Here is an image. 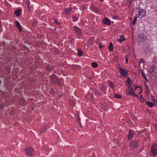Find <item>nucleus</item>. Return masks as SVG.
<instances>
[{"mask_svg":"<svg viewBox=\"0 0 157 157\" xmlns=\"http://www.w3.org/2000/svg\"><path fill=\"white\" fill-rule=\"evenodd\" d=\"M51 78L52 81L54 83H56L59 86L62 85L63 80L62 78H58L55 75H51Z\"/></svg>","mask_w":157,"mask_h":157,"instance_id":"nucleus-1","label":"nucleus"},{"mask_svg":"<svg viewBox=\"0 0 157 157\" xmlns=\"http://www.w3.org/2000/svg\"><path fill=\"white\" fill-rule=\"evenodd\" d=\"M137 12L138 13L136 16H138V17L140 18H141L145 16L146 11L145 9H141L140 8H137L136 10Z\"/></svg>","mask_w":157,"mask_h":157,"instance_id":"nucleus-2","label":"nucleus"},{"mask_svg":"<svg viewBox=\"0 0 157 157\" xmlns=\"http://www.w3.org/2000/svg\"><path fill=\"white\" fill-rule=\"evenodd\" d=\"M129 144L133 150H135L138 146V142L136 140H132L129 143Z\"/></svg>","mask_w":157,"mask_h":157,"instance_id":"nucleus-3","label":"nucleus"},{"mask_svg":"<svg viewBox=\"0 0 157 157\" xmlns=\"http://www.w3.org/2000/svg\"><path fill=\"white\" fill-rule=\"evenodd\" d=\"M26 154L29 156H32L33 155V149L30 147H27L25 148V149Z\"/></svg>","mask_w":157,"mask_h":157,"instance_id":"nucleus-4","label":"nucleus"},{"mask_svg":"<svg viewBox=\"0 0 157 157\" xmlns=\"http://www.w3.org/2000/svg\"><path fill=\"white\" fill-rule=\"evenodd\" d=\"M131 85L129 84V86H128V90H126V94H131V95H134L136 97L137 96L136 95L134 92L133 88L130 87Z\"/></svg>","mask_w":157,"mask_h":157,"instance_id":"nucleus-5","label":"nucleus"},{"mask_svg":"<svg viewBox=\"0 0 157 157\" xmlns=\"http://www.w3.org/2000/svg\"><path fill=\"white\" fill-rule=\"evenodd\" d=\"M134 131L131 130H129L128 136V140H129L132 139L134 137Z\"/></svg>","mask_w":157,"mask_h":157,"instance_id":"nucleus-6","label":"nucleus"},{"mask_svg":"<svg viewBox=\"0 0 157 157\" xmlns=\"http://www.w3.org/2000/svg\"><path fill=\"white\" fill-rule=\"evenodd\" d=\"M121 71V74L123 76V77H125L128 75L127 71H125V69L123 68H120Z\"/></svg>","mask_w":157,"mask_h":157,"instance_id":"nucleus-7","label":"nucleus"},{"mask_svg":"<svg viewBox=\"0 0 157 157\" xmlns=\"http://www.w3.org/2000/svg\"><path fill=\"white\" fill-rule=\"evenodd\" d=\"M151 155L155 156L157 155V147H153L151 148Z\"/></svg>","mask_w":157,"mask_h":157,"instance_id":"nucleus-8","label":"nucleus"},{"mask_svg":"<svg viewBox=\"0 0 157 157\" xmlns=\"http://www.w3.org/2000/svg\"><path fill=\"white\" fill-rule=\"evenodd\" d=\"M74 29L75 33L78 35H80L82 34V31L78 27L75 26L74 27Z\"/></svg>","mask_w":157,"mask_h":157,"instance_id":"nucleus-9","label":"nucleus"},{"mask_svg":"<svg viewBox=\"0 0 157 157\" xmlns=\"http://www.w3.org/2000/svg\"><path fill=\"white\" fill-rule=\"evenodd\" d=\"M54 67L51 64H47L45 67V69L47 71H50L54 69Z\"/></svg>","mask_w":157,"mask_h":157,"instance_id":"nucleus-10","label":"nucleus"},{"mask_svg":"<svg viewBox=\"0 0 157 157\" xmlns=\"http://www.w3.org/2000/svg\"><path fill=\"white\" fill-rule=\"evenodd\" d=\"M102 23L104 24L109 25L110 24V21L107 18L105 17L103 20Z\"/></svg>","mask_w":157,"mask_h":157,"instance_id":"nucleus-11","label":"nucleus"},{"mask_svg":"<svg viewBox=\"0 0 157 157\" xmlns=\"http://www.w3.org/2000/svg\"><path fill=\"white\" fill-rule=\"evenodd\" d=\"M72 10V8L71 7L70 8H65L64 10V13H65L67 14H69L71 12Z\"/></svg>","mask_w":157,"mask_h":157,"instance_id":"nucleus-12","label":"nucleus"},{"mask_svg":"<svg viewBox=\"0 0 157 157\" xmlns=\"http://www.w3.org/2000/svg\"><path fill=\"white\" fill-rule=\"evenodd\" d=\"M145 38L143 36L139 35L137 36L136 40L139 42H141L144 40Z\"/></svg>","mask_w":157,"mask_h":157,"instance_id":"nucleus-13","label":"nucleus"},{"mask_svg":"<svg viewBox=\"0 0 157 157\" xmlns=\"http://www.w3.org/2000/svg\"><path fill=\"white\" fill-rule=\"evenodd\" d=\"M21 11V10L20 9L16 10L14 13L15 15L17 17H19L20 15Z\"/></svg>","mask_w":157,"mask_h":157,"instance_id":"nucleus-14","label":"nucleus"},{"mask_svg":"<svg viewBox=\"0 0 157 157\" xmlns=\"http://www.w3.org/2000/svg\"><path fill=\"white\" fill-rule=\"evenodd\" d=\"M48 128V127L47 126H43L42 128L40 129V133H43Z\"/></svg>","mask_w":157,"mask_h":157,"instance_id":"nucleus-15","label":"nucleus"},{"mask_svg":"<svg viewBox=\"0 0 157 157\" xmlns=\"http://www.w3.org/2000/svg\"><path fill=\"white\" fill-rule=\"evenodd\" d=\"M15 24L17 28L19 29L20 31H21L22 30V29H21V26L19 22L18 21H16L15 22Z\"/></svg>","mask_w":157,"mask_h":157,"instance_id":"nucleus-16","label":"nucleus"},{"mask_svg":"<svg viewBox=\"0 0 157 157\" xmlns=\"http://www.w3.org/2000/svg\"><path fill=\"white\" fill-rule=\"evenodd\" d=\"M125 38L124 37V36L123 35H122L120 38L118 39V41L120 43H121L123 41L125 40Z\"/></svg>","mask_w":157,"mask_h":157,"instance_id":"nucleus-17","label":"nucleus"},{"mask_svg":"<svg viewBox=\"0 0 157 157\" xmlns=\"http://www.w3.org/2000/svg\"><path fill=\"white\" fill-rule=\"evenodd\" d=\"M155 68L154 66L150 67L148 70V72L150 73H152L155 71Z\"/></svg>","mask_w":157,"mask_h":157,"instance_id":"nucleus-18","label":"nucleus"},{"mask_svg":"<svg viewBox=\"0 0 157 157\" xmlns=\"http://www.w3.org/2000/svg\"><path fill=\"white\" fill-rule=\"evenodd\" d=\"M94 37H91L88 41L89 44L90 45H92L93 43H94Z\"/></svg>","mask_w":157,"mask_h":157,"instance_id":"nucleus-19","label":"nucleus"},{"mask_svg":"<svg viewBox=\"0 0 157 157\" xmlns=\"http://www.w3.org/2000/svg\"><path fill=\"white\" fill-rule=\"evenodd\" d=\"M141 75L143 77V78L145 80V81H146V82H148V80L147 79V77H146L144 72L142 71H141Z\"/></svg>","mask_w":157,"mask_h":157,"instance_id":"nucleus-20","label":"nucleus"},{"mask_svg":"<svg viewBox=\"0 0 157 157\" xmlns=\"http://www.w3.org/2000/svg\"><path fill=\"white\" fill-rule=\"evenodd\" d=\"M145 103L147 105L150 107H152L154 105V104L148 101H146Z\"/></svg>","mask_w":157,"mask_h":157,"instance_id":"nucleus-21","label":"nucleus"},{"mask_svg":"<svg viewBox=\"0 0 157 157\" xmlns=\"http://www.w3.org/2000/svg\"><path fill=\"white\" fill-rule=\"evenodd\" d=\"M113 45L112 43H110L109 46V49L110 51L112 52L113 51Z\"/></svg>","mask_w":157,"mask_h":157,"instance_id":"nucleus-22","label":"nucleus"},{"mask_svg":"<svg viewBox=\"0 0 157 157\" xmlns=\"http://www.w3.org/2000/svg\"><path fill=\"white\" fill-rule=\"evenodd\" d=\"M94 91L95 95L97 96L100 95L101 94V93L100 92L97 90H95Z\"/></svg>","mask_w":157,"mask_h":157,"instance_id":"nucleus-23","label":"nucleus"},{"mask_svg":"<svg viewBox=\"0 0 157 157\" xmlns=\"http://www.w3.org/2000/svg\"><path fill=\"white\" fill-rule=\"evenodd\" d=\"M91 66L93 67L96 68L98 67V64L96 62H93L91 63Z\"/></svg>","mask_w":157,"mask_h":157,"instance_id":"nucleus-24","label":"nucleus"},{"mask_svg":"<svg viewBox=\"0 0 157 157\" xmlns=\"http://www.w3.org/2000/svg\"><path fill=\"white\" fill-rule=\"evenodd\" d=\"M108 85L111 88H113L114 87V84L113 82H109V83Z\"/></svg>","mask_w":157,"mask_h":157,"instance_id":"nucleus-25","label":"nucleus"},{"mask_svg":"<svg viewBox=\"0 0 157 157\" xmlns=\"http://www.w3.org/2000/svg\"><path fill=\"white\" fill-rule=\"evenodd\" d=\"M100 88L103 91H105V86L104 85H101L100 86Z\"/></svg>","mask_w":157,"mask_h":157,"instance_id":"nucleus-26","label":"nucleus"},{"mask_svg":"<svg viewBox=\"0 0 157 157\" xmlns=\"http://www.w3.org/2000/svg\"><path fill=\"white\" fill-rule=\"evenodd\" d=\"M78 56H81L82 55V52L80 49L78 50Z\"/></svg>","mask_w":157,"mask_h":157,"instance_id":"nucleus-27","label":"nucleus"},{"mask_svg":"<svg viewBox=\"0 0 157 157\" xmlns=\"http://www.w3.org/2000/svg\"><path fill=\"white\" fill-rule=\"evenodd\" d=\"M114 97L116 98H121V96L118 94H115Z\"/></svg>","mask_w":157,"mask_h":157,"instance_id":"nucleus-28","label":"nucleus"},{"mask_svg":"<svg viewBox=\"0 0 157 157\" xmlns=\"http://www.w3.org/2000/svg\"><path fill=\"white\" fill-rule=\"evenodd\" d=\"M145 99L141 96L140 98V101L141 102H143L145 101Z\"/></svg>","mask_w":157,"mask_h":157,"instance_id":"nucleus-29","label":"nucleus"},{"mask_svg":"<svg viewBox=\"0 0 157 157\" xmlns=\"http://www.w3.org/2000/svg\"><path fill=\"white\" fill-rule=\"evenodd\" d=\"M54 22L58 25L60 24V22L58 21V20L56 19H54Z\"/></svg>","mask_w":157,"mask_h":157,"instance_id":"nucleus-30","label":"nucleus"},{"mask_svg":"<svg viewBox=\"0 0 157 157\" xmlns=\"http://www.w3.org/2000/svg\"><path fill=\"white\" fill-rule=\"evenodd\" d=\"M73 18L74 21H76L78 19V17L75 16H73Z\"/></svg>","mask_w":157,"mask_h":157,"instance_id":"nucleus-31","label":"nucleus"},{"mask_svg":"<svg viewBox=\"0 0 157 157\" xmlns=\"http://www.w3.org/2000/svg\"><path fill=\"white\" fill-rule=\"evenodd\" d=\"M36 20H34L33 21L32 23H33V26H34L36 25Z\"/></svg>","mask_w":157,"mask_h":157,"instance_id":"nucleus-32","label":"nucleus"},{"mask_svg":"<svg viewBox=\"0 0 157 157\" xmlns=\"http://www.w3.org/2000/svg\"><path fill=\"white\" fill-rule=\"evenodd\" d=\"M4 107V105L3 104H1L0 105V109H2Z\"/></svg>","mask_w":157,"mask_h":157,"instance_id":"nucleus-33","label":"nucleus"},{"mask_svg":"<svg viewBox=\"0 0 157 157\" xmlns=\"http://www.w3.org/2000/svg\"><path fill=\"white\" fill-rule=\"evenodd\" d=\"M26 3L28 7H29V4H30V3H29V1H26Z\"/></svg>","mask_w":157,"mask_h":157,"instance_id":"nucleus-34","label":"nucleus"},{"mask_svg":"<svg viewBox=\"0 0 157 157\" xmlns=\"http://www.w3.org/2000/svg\"><path fill=\"white\" fill-rule=\"evenodd\" d=\"M131 82H130V81L129 80H127L126 81V83H129V84H128V86H129V84L131 85Z\"/></svg>","mask_w":157,"mask_h":157,"instance_id":"nucleus-35","label":"nucleus"},{"mask_svg":"<svg viewBox=\"0 0 157 157\" xmlns=\"http://www.w3.org/2000/svg\"><path fill=\"white\" fill-rule=\"evenodd\" d=\"M145 63V62L143 59H140V62L139 63Z\"/></svg>","mask_w":157,"mask_h":157,"instance_id":"nucleus-36","label":"nucleus"},{"mask_svg":"<svg viewBox=\"0 0 157 157\" xmlns=\"http://www.w3.org/2000/svg\"><path fill=\"white\" fill-rule=\"evenodd\" d=\"M151 97L152 98V99L153 100V101H155V98H154V96H151Z\"/></svg>","mask_w":157,"mask_h":157,"instance_id":"nucleus-37","label":"nucleus"},{"mask_svg":"<svg viewBox=\"0 0 157 157\" xmlns=\"http://www.w3.org/2000/svg\"><path fill=\"white\" fill-rule=\"evenodd\" d=\"M99 48H100L101 49V48H102V47H103V45H101V44H99Z\"/></svg>","mask_w":157,"mask_h":157,"instance_id":"nucleus-38","label":"nucleus"},{"mask_svg":"<svg viewBox=\"0 0 157 157\" xmlns=\"http://www.w3.org/2000/svg\"><path fill=\"white\" fill-rule=\"evenodd\" d=\"M6 70L8 72H10V69L9 68H6Z\"/></svg>","mask_w":157,"mask_h":157,"instance_id":"nucleus-39","label":"nucleus"},{"mask_svg":"<svg viewBox=\"0 0 157 157\" xmlns=\"http://www.w3.org/2000/svg\"><path fill=\"white\" fill-rule=\"evenodd\" d=\"M145 84L146 85V90H147L149 91L148 87L147 84L146 83H145Z\"/></svg>","mask_w":157,"mask_h":157,"instance_id":"nucleus-40","label":"nucleus"},{"mask_svg":"<svg viewBox=\"0 0 157 157\" xmlns=\"http://www.w3.org/2000/svg\"><path fill=\"white\" fill-rule=\"evenodd\" d=\"M90 96H91V99H92L94 97V95L93 94H90Z\"/></svg>","mask_w":157,"mask_h":157,"instance_id":"nucleus-41","label":"nucleus"},{"mask_svg":"<svg viewBox=\"0 0 157 157\" xmlns=\"http://www.w3.org/2000/svg\"><path fill=\"white\" fill-rule=\"evenodd\" d=\"M128 58H126V59H125V61H126V63H128Z\"/></svg>","mask_w":157,"mask_h":157,"instance_id":"nucleus-42","label":"nucleus"},{"mask_svg":"<svg viewBox=\"0 0 157 157\" xmlns=\"http://www.w3.org/2000/svg\"><path fill=\"white\" fill-rule=\"evenodd\" d=\"M120 68H122L121 67V65H120V64H119L118 65V68L119 69H120Z\"/></svg>","mask_w":157,"mask_h":157,"instance_id":"nucleus-43","label":"nucleus"},{"mask_svg":"<svg viewBox=\"0 0 157 157\" xmlns=\"http://www.w3.org/2000/svg\"><path fill=\"white\" fill-rule=\"evenodd\" d=\"M135 23H136V21L133 20L132 23V25H134L135 24Z\"/></svg>","mask_w":157,"mask_h":157,"instance_id":"nucleus-44","label":"nucleus"},{"mask_svg":"<svg viewBox=\"0 0 157 157\" xmlns=\"http://www.w3.org/2000/svg\"><path fill=\"white\" fill-rule=\"evenodd\" d=\"M128 80H129L130 81V82H132V80L131 79H130V78H129V77H128Z\"/></svg>","mask_w":157,"mask_h":157,"instance_id":"nucleus-45","label":"nucleus"},{"mask_svg":"<svg viewBox=\"0 0 157 157\" xmlns=\"http://www.w3.org/2000/svg\"><path fill=\"white\" fill-rule=\"evenodd\" d=\"M136 20H137V18H136V17H135L134 18V21H136Z\"/></svg>","mask_w":157,"mask_h":157,"instance_id":"nucleus-46","label":"nucleus"},{"mask_svg":"<svg viewBox=\"0 0 157 157\" xmlns=\"http://www.w3.org/2000/svg\"><path fill=\"white\" fill-rule=\"evenodd\" d=\"M156 130L157 131V125H156Z\"/></svg>","mask_w":157,"mask_h":157,"instance_id":"nucleus-47","label":"nucleus"},{"mask_svg":"<svg viewBox=\"0 0 157 157\" xmlns=\"http://www.w3.org/2000/svg\"><path fill=\"white\" fill-rule=\"evenodd\" d=\"M92 78L90 77L89 78V79H91Z\"/></svg>","mask_w":157,"mask_h":157,"instance_id":"nucleus-48","label":"nucleus"},{"mask_svg":"<svg viewBox=\"0 0 157 157\" xmlns=\"http://www.w3.org/2000/svg\"><path fill=\"white\" fill-rule=\"evenodd\" d=\"M137 87H136L135 88V90H136V89H137Z\"/></svg>","mask_w":157,"mask_h":157,"instance_id":"nucleus-49","label":"nucleus"},{"mask_svg":"<svg viewBox=\"0 0 157 157\" xmlns=\"http://www.w3.org/2000/svg\"><path fill=\"white\" fill-rule=\"evenodd\" d=\"M141 92V91L140 93H139V94H140Z\"/></svg>","mask_w":157,"mask_h":157,"instance_id":"nucleus-50","label":"nucleus"},{"mask_svg":"<svg viewBox=\"0 0 157 157\" xmlns=\"http://www.w3.org/2000/svg\"><path fill=\"white\" fill-rule=\"evenodd\" d=\"M101 1H103V0H101Z\"/></svg>","mask_w":157,"mask_h":157,"instance_id":"nucleus-51","label":"nucleus"}]
</instances>
